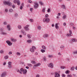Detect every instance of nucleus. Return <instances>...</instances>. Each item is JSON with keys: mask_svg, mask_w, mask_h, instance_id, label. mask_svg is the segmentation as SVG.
<instances>
[{"mask_svg": "<svg viewBox=\"0 0 77 77\" xmlns=\"http://www.w3.org/2000/svg\"><path fill=\"white\" fill-rule=\"evenodd\" d=\"M23 74H26V73H27V70H24L23 71Z\"/></svg>", "mask_w": 77, "mask_h": 77, "instance_id": "20", "label": "nucleus"}, {"mask_svg": "<svg viewBox=\"0 0 77 77\" xmlns=\"http://www.w3.org/2000/svg\"><path fill=\"white\" fill-rule=\"evenodd\" d=\"M74 54H77V51H74L73 52Z\"/></svg>", "mask_w": 77, "mask_h": 77, "instance_id": "61", "label": "nucleus"}, {"mask_svg": "<svg viewBox=\"0 0 77 77\" xmlns=\"http://www.w3.org/2000/svg\"><path fill=\"white\" fill-rule=\"evenodd\" d=\"M4 52V51H3V50H1L0 51V53H1V54H3V52Z\"/></svg>", "mask_w": 77, "mask_h": 77, "instance_id": "37", "label": "nucleus"}, {"mask_svg": "<svg viewBox=\"0 0 77 77\" xmlns=\"http://www.w3.org/2000/svg\"><path fill=\"white\" fill-rule=\"evenodd\" d=\"M9 12H13V10L12 9H10L9 10Z\"/></svg>", "mask_w": 77, "mask_h": 77, "instance_id": "31", "label": "nucleus"}, {"mask_svg": "<svg viewBox=\"0 0 77 77\" xmlns=\"http://www.w3.org/2000/svg\"><path fill=\"white\" fill-rule=\"evenodd\" d=\"M30 51L32 52V53H33V52H34L35 51V50H34V49H33L32 48H31L30 49Z\"/></svg>", "mask_w": 77, "mask_h": 77, "instance_id": "17", "label": "nucleus"}, {"mask_svg": "<svg viewBox=\"0 0 77 77\" xmlns=\"http://www.w3.org/2000/svg\"><path fill=\"white\" fill-rule=\"evenodd\" d=\"M27 36L29 39H30L32 38V36L30 34H28L27 35Z\"/></svg>", "mask_w": 77, "mask_h": 77, "instance_id": "18", "label": "nucleus"}, {"mask_svg": "<svg viewBox=\"0 0 77 77\" xmlns=\"http://www.w3.org/2000/svg\"><path fill=\"white\" fill-rule=\"evenodd\" d=\"M29 20L31 22H33V19H29Z\"/></svg>", "mask_w": 77, "mask_h": 77, "instance_id": "49", "label": "nucleus"}, {"mask_svg": "<svg viewBox=\"0 0 77 77\" xmlns=\"http://www.w3.org/2000/svg\"><path fill=\"white\" fill-rule=\"evenodd\" d=\"M74 68H75L74 67H72L71 69V71H74Z\"/></svg>", "mask_w": 77, "mask_h": 77, "instance_id": "36", "label": "nucleus"}, {"mask_svg": "<svg viewBox=\"0 0 77 77\" xmlns=\"http://www.w3.org/2000/svg\"><path fill=\"white\" fill-rule=\"evenodd\" d=\"M3 3L5 5H8V6H12V4L10 2L4 1Z\"/></svg>", "mask_w": 77, "mask_h": 77, "instance_id": "2", "label": "nucleus"}, {"mask_svg": "<svg viewBox=\"0 0 77 77\" xmlns=\"http://www.w3.org/2000/svg\"><path fill=\"white\" fill-rule=\"evenodd\" d=\"M44 60L45 61V60H46V58H45V57H44Z\"/></svg>", "mask_w": 77, "mask_h": 77, "instance_id": "64", "label": "nucleus"}, {"mask_svg": "<svg viewBox=\"0 0 77 77\" xmlns=\"http://www.w3.org/2000/svg\"><path fill=\"white\" fill-rule=\"evenodd\" d=\"M69 32L70 33V34H67V36H72V32H71V30H69Z\"/></svg>", "mask_w": 77, "mask_h": 77, "instance_id": "10", "label": "nucleus"}, {"mask_svg": "<svg viewBox=\"0 0 77 77\" xmlns=\"http://www.w3.org/2000/svg\"><path fill=\"white\" fill-rule=\"evenodd\" d=\"M17 1L18 0H14V3H17Z\"/></svg>", "mask_w": 77, "mask_h": 77, "instance_id": "41", "label": "nucleus"}, {"mask_svg": "<svg viewBox=\"0 0 77 77\" xmlns=\"http://www.w3.org/2000/svg\"><path fill=\"white\" fill-rule=\"evenodd\" d=\"M8 67L10 69H11V68H12V65H8Z\"/></svg>", "mask_w": 77, "mask_h": 77, "instance_id": "32", "label": "nucleus"}, {"mask_svg": "<svg viewBox=\"0 0 77 77\" xmlns=\"http://www.w3.org/2000/svg\"><path fill=\"white\" fill-rule=\"evenodd\" d=\"M20 71H21V72H23L24 71V69H23V68H21L20 69Z\"/></svg>", "mask_w": 77, "mask_h": 77, "instance_id": "52", "label": "nucleus"}, {"mask_svg": "<svg viewBox=\"0 0 77 77\" xmlns=\"http://www.w3.org/2000/svg\"><path fill=\"white\" fill-rule=\"evenodd\" d=\"M11 40L12 42H15L17 41V39H14L13 38H11Z\"/></svg>", "mask_w": 77, "mask_h": 77, "instance_id": "12", "label": "nucleus"}, {"mask_svg": "<svg viewBox=\"0 0 77 77\" xmlns=\"http://www.w3.org/2000/svg\"><path fill=\"white\" fill-rule=\"evenodd\" d=\"M73 75L74 77H77V75H75V74H73Z\"/></svg>", "mask_w": 77, "mask_h": 77, "instance_id": "56", "label": "nucleus"}, {"mask_svg": "<svg viewBox=\"0 0 77 77\" xmlns=\"http://www.w3.org/2000/svg\"><path fill=\"white\" fill-rule=\"evenodd\" d=\"M66 15H65L63 17V19H65V18H66Z\"/></svg>", "mask_w": 77, "mask_h": 77, "instance_id": "38", "label": "nucleus"}, {"mask_svg": "<svg viewBox=\"0 0 77 77\" xmlns=\"http://www.w3.org/2000/svg\"><path fill=\"white\" fill-rule=\"evenodd\" d=\"M27 65L30 67H32V64H31L30 63H28Z\"/></svg>", "mask_w": 77, "mask_h": 77, "instance_id": "27", "label": "nucleus"}, {"mask_svg": "<svg viewBox=\"0 0 77 77\" xmlns=\"http://www.w3.org/2000/svg\"><path fill=\"white\" fill-rule=\"evenodd\" d=\"M41 65V64L40 63H38L35 65L33 66V68H36L38 66H39Z\"/></svg>", "mask_w": 77, "mask_h": 77, "instance_id": "7", "label": "nucleus"}, {"mask_svg": "<svg viewBox=\"0 0 77 77\" xmlns=\"http://www.w3.org/2000/svg\"><path fill=\"white\" fill-rule=\"evenodd\" d=\"M55 77H60V74H59L57 72H55Z\"/></svg>", "mask_w": 77, "mask_h": 77, "instance_id": "9", "label": "nucleus"}, {"mask_svg": "<svg viewBox=\"0 0 77 77\" xmlns=\"http://www.w3.org/2000/svg\"><path fill=\"white\" fill-rule=\"evenodd\" d=\"M20 9H23V6H21L20 8Z\"/></svg>", "mask_w": 77, "mask_h": 77, "instance_id": "62", "label": "nucleus"}, {"mask_svg": "<svg viewBox=\"0 0 77 77\" xmlns=\"http://www.w3.org/2000/svg\"><path fill=\"white\" fill-rule=\"evenodd\" d=\"M30 11L32 12V11H33V8H30Z\"/></svg>", "mask_w": 77, "mask_h": 77, "instance_id": "55", "label": "nucleus"}, {"mask_svg": "<svg viewBox=\"0 0 77 77\" xmlns=\"http://www.w3.org/2000/svg\"><path fill=\"white\" fill-rule=\"evenodd\" d=\"M34 8H38L39 6V5H38V4L37 2H34Z\"/></svg>", "mask_w": 77, "mask_h": 77, "instance_id": "4", "label": "nucleus"}, {"mask_svg": "<svg viewBox=\"0 0 77 77\" xmlns=\"http://www.w3.org/2000/svg\"><path fill=\"white\" fill-rule=\"evenodd\" d=\"M3 30H4V29L3 28H1L0 29V30H1V33H2V32H3Z\"/></svg>", "mask_w": 77, "mask_h": 77, "instance_id": "43", "label": "nucleus"}, {"mask_svg": "<svg viewBox=\"0 0 77 77\" xmlns=\"http://www.w3.org/2000/svg\"><path fill=\"white\" fill-rule=\"evenodd\" d=\"M12 7L13 8H15V6L14 5H13L12 6Z\"/></svg>", "mask_w": 77, "mask_h": 77, "instance_id": "57", "label": "nucleus"}, {"mask_svg": "<svg viewBox=\"0 0 77 77\" xmlns=\"http://www.w3.org/2000/svg\"><path fill=\"white\" fill-rule=\"evenodd\" d=\"M42 48H43V49H44L45 50V49L46 48V47H45V46L44 45H42Z\"/></svg>", "mask_w": 77, "mask_h": 77, "instance_id": "23", "label": "nucleus"}, {"mask_svg": "<svg viewBox=\"0 0 77 77\" xmlns=\"http://www.w3.org/2000/svg\"><path fill=\"white\" fill-rule=\"evenodd\" d=\"M32 48L34 49V50H35V49H36V48L35 47L33 46L32 47Z\"/></svg>", "mask_w": 77, "mask_h": 77, "instance_id": "44", "label": "nucleus"}, {"mask_svg": "<svg viewBox=\"0 0 77 77\" xmlns=\"http://www.w3.org/2000/svg\"><path fill=\"white\" fill-rule=\"evenodd\" d=\"M29 26L26 25L25 27H24V29L26 30L29 31V29L28 28Z\"/></svg>", "mask_w": 77, "mask_h": 77, "instance_id": "11", "label": "nucleus"}, {"mask_svg": "<svg viewBox=\"0 0 77 77\" xmlns=\"http://www.w3.org/2000/svg\"><path fill=\"white\" fill-rule=\"evenodd\" d=\"M51 11V10L50 9V8H49L47 12H50Z\"/></svg>", "mask_w": 77, "mask_h": 77, "instance_id": "40", "label": "nucleus"}, {"mask_svg": "<svg viewBox=\"0 0 77 77\" xmlns=\"http://www.w3.org/2000/svg\"><path fill=\"white\" fill-rule=\"evenodd\" d=\"M6 43L9 45V46H11L12 45V43L11 42L9 41H6Z\"/></svg>", "mask_w": 77, "mask_h": 77, "instance_id": "5", "label": "nucleus"}, {"mask_svg": "<svg viewBox=\"0 0 77 77\" xmlns=\"http://www.w3.org/2000/svg\"><path fill=\"white\" fill-rule=\"evenodd\" d=\"M21 32L22 34H23L24 35H26V33L24 32V31L22 30H21Z\"/></svg>", "mask_w": 77, "mask_h": 77, "instance_id": "15", "label": "nucleus"}, {"mask_svg": "<svg viewBox=\"0 0 77 77\" xmlns=\"http://www.w3.org/2000/svg\"><path fill=\"white\" fill-rule=\"evenodd\" d=\"M41 52H42V53H44L45 52V50H44L43 49H41Z\"/></svg>", "mask_w": 77, "mask_h": 77, "instance_id": "26", "label": "nucleus"}, {"mask_svg": "<svg viewBox=\"0 0 77 77\" xmlns=\"http://www.w3.org/2000/svg\"><path fill=\"white\" fill-rule=\"evenodd\" d=\"M5 11L6 12H8V10L7 9H5Z\"/></svg>", "mask_w": 77, "mask_h": 77, "instance_id": "58", "label": "nucleus"}, {"mask_svg": "<svg viewBox=\"0 0 77 77\" xmlns=\"http://www.w3.org/2000/svg\"><path fill=\"white\" fill-rule=\"evenodd\" d=\"M7 29L8 31H11V25H8L7 26Z\"/></svg>", "mask_w": 77, "mask_h": 77, "instance_id": "6", "label": "nucleus"}, {"mask_svg": "<svg viewBox=\"0 0 77 77\" xmlns=\"http://www.w3.org/2000/svg\"><path fill=\"white\" fill-rule=\"evenodd\" d=\"M43 12H45V8H44L42 10Z\"/></svg>", "mask_w": 77, "mask_h": 77, "instance_id": "51", "label": "nucleus"}, {"mask_svg": "<svg viewBox=\"0 0 77 77\" xmlns=\"http://www.w3.org/2000/svg\"><path fill=\"white\" fill-rule=\"evenodd\" d=\"M48 14H46L45 16V18H44L43 21V22H46V23H49L50 21V20L49 18H48Z\"/></svg>", "mask_w": 77, "mask_h": 77, "instance_id": "1", "label": "nucleus"}, {"mask_svg": "<svg viewBox=\"0 0 77 77\" xmlns=\"http://www.w3.org/2000/svg\"><path fill=\"white\" fill-rule=\"evenodd\" d=\"M32 40H27V42L28 43H30L31 42H32Z\"/></svg>", "mask_w": 77, "mask_h": 77, "instance_id": "25", "label": "nucleus"}, {"mask_svg": "<svg viewBox=\"0 0 77 77\" xmlns=\"http://www.w3.org/2000/svg\"><path fill=\"white\" fill-rule=\"evenodd\" d=\"M9 58V56L8 55H6L5 57V59H8Z\"/></svg>", "mask_w": 77, "mask_h": 77, "instance_id": "22", "label": "nucleus"}, {"mask_svg": "<svg viewBox=\"0 0 77 77\" xmlns=\"http://www.w3.org/2000/svg\"><path fill=\"white\" fill-rule=\"evenodd\" d=\"M28 3H31L32 2L31 0H29L28 1Z\"/></svg>", "mask_w": 77, "mask_h": 77, "instance_id": "50", "label": "nucleus"}, {"mask_svg": "<svg viewBox=\"0 0 77 77\" xmlns=\"http://www.w3.org/2000/svg\"><path fill=\"white\" fill-rule=\"evenodd\" d=\"M58 16V17H59L60 16V13H59L58 14H57Z\"/></svg>", "mask_w": 77, "mask_h": 77, "instance_id": "59", "label": "nucleus"}, {"mask_svg": "<svg viewBox=\"0 0 77 77\" xmlns=\"http://www.w3.org/2000/svg\"><path fill=\"white\" fill-rule=\"evenodd\" d=\"M58 23H57L55 24V27L56 29H59V26H58Z\"/></svg>", "mask_w": 77, "mask_h": 77, "instance_id": "13", "label": "nucleus"}, {"mask_svg": "<svg viewBox=\"0 0 77 77\" xmlns=\"http://www.w3.org/2000/svg\"><path fill=\"white\" fill-rule=\"evenodd\" d=\"M67 77H72V75H68Z\"/></svg>", "mask_w": 77, "mask_h": 77, "instance_id": "45", "label": "nucleus"}, {"mask_svg": "<svg viewBox=\"0 0 77 77\" xmlns=\"http://www.w3.org/2000/svg\"><path fill=\"white\" fill-rule=\"evenodd\" d=\"M18 28L19 29H21V26L19 25L18 26Z\"/></svg>", "mask_w": 77, "mask_h": 77, "instance_id": "34", "label": "nucleus"}, {"mask_svg": "<svg viewBox=\"0 0 77 77\" xmlns=\"http://www.w3.org/2000/svg\"><path fill=\"white\" fill-rule=\"evenodd\" d=\"M48 57H49L51 58V57H52V55H49L48 56Z\"/></svg>", "mask_w": 77, "mask_h": 77, "instance_id": "54", "label": "nucleus"}, {"mask_svg": "<svg viewBox=\"0 0 77 77\" xmlns=\"http://www.w3.org/2000/svg\"><path fill=\"white\" fill-rule=\"evenodd\" d=\"M48 34H45L43 36L44 38H47L48 37Z\"/></svg>", "mask_w": 77, "mask_h": 77, "instance_id": "16", "label": "nucleus"}, {"mask_svg": "<svg viewBox=\"0 0 77 77\" xmlns=\"http://www.w3.org/2000/svg\"><path fill=\"white\" fill-rule=\"evenodd\" d=\"M8 54L10 55L12 54V52H11V51L9 52Z\"/></svg>", "mask_w": 77, "mask_h": 77, "instance_id": "53", "label": "nucleus"}, {"mask_svg": "<svg viewBox=\"0 0 77 77\" xmlns=\"http://www.w3.org/2000/svg\"><path fill=\"white\" fill-rule=\"evenodd\" d=\"M38 28L39 30H40L41 29V26H38Z\"/></svg>", "mask_w": 77, "mask_h": 77, "instance_id": "29", "label": "nucleus"}, {"mask_svg": "<svg viewBox=\"0 0 77 77\" xmlns=\"http://www.w3.org/2000/svg\"><path fill=\"white\" fill-rule=\"evenodd\" d=\"M8 65H11V63H11V62H8Z\"/></svg>", "mask_w": 77, "mask_h": 77, "instance_id": "42", "label": "nucleus"}, {"mask_svg": "<svg viewBox=\"0 0 77 77\" xmlns=\"http://www.w3.org/2000/svg\"><path fill=\"white\" fill-rule=\"evenodd\" d=\"M39 3L41 5H44V4L42 3V2L40 1L39 2Z\"/></svg>", "mask_w": 77, "mask_h": 77, "instance_id": "33", "label": "nucleus"}, {"mask_svg": "<svg viewBox=\"0 0 77 77\" xmlns=\"http://www.w3.org/2000/svg\"><path fill=\"white\" fill-rule=\"evenodd\" d=\"M48 67H51V68H53V64L51 63L48 64Z\"/></svg>", "mask_w": 77, "mask_h": 77, "instance_id": "8", "label": "nucleus"}, {"mask_svg": "<svg viewBox=\"0 0 77 77\" xmlns=\"http://www.w3.org/2000/svg\"><path fill=\"white\" fill-rule=\"evenodd\" d=\"M16 54H17V56H20V55L21 54V53H20L19 52H17L16 53Z\"/></svg>", "mask_w": 77, "mask_h": 77, "instance_id": "30", "label": "nucleus"}, {"mask_svg": "<svg viewBox=\"0 0 77 77\" xmlns=\"http://www.w3.org/2000/svg\"><path fill=\"white\" fill-rule=\"evenodd\" d=\"M6 75H7V72H4L1 74V77H5Z\"/></svg>", "mask_w": 77, "mask_h": 77, "instance_id": "3", "label": "nucleus"}, {"mask_svg": "<svg viewBox=\"0 0 77 77\" xmlns=\"http://www.w3.org/2000/svg\"><path fill=\"white\" fill-rule=\"evenodd\" d=\"M61 69H65V68H66V67L64 66H62L61 67Z\"/></svg>", "mask_w": 77, "mask_h": 77, "instance_id": "35", "label": "nucleus"}, {"mask_svg": "<svg viewBox=\"0 0 77 77\" xmlns=\"http://www.w3.org/2000/svg\"><path fill=\"white\" fill-rule=\"evenodd\" d=\"M72 41L73 42H77V39H75V38H73L72 39Z\"/></svg>", "mask_w": 77, "mask_h": 77, "instance_id": "14", "label": "nucleus"}, {"mask_svg": "<svg viewBox=\"0 0 77 77\" xmlns=\"http://www.w3.org/2000/svg\"><path fill=\"white\" fill-rule=\"evenodd\" d=\"M3 24H4V25H6L7 24V22H4Z\"/></svg>", "mask_w": 77, "mask_h": 77, "instance_id": "46", "label": "nucleus"}, {"mask_svg": "<svg viewBox=\"0 0 77 77\" xmlns=\"http://www.w3.org/2000/svg\"><path fill=\"white\" fill-rule=\"evenodd\" d=\"M66 23H64L63 24V25L64 26H66Z\"/></svg>", "mask_w": 77, "mask_h": 77, "instance_id": "60", "label": "nucleus"}, {"mask_svg": "<svg viewBox=\"0 0 77 77\" xmlns=\"http://www.w3.org/2000/svg\"><path fill=\"white\" fill-rule=\"evenodd\" d=\"M61 8L63 9H65V6L64 5H63L61 6Z\"/></svg>", "mask_w": 77, "mask_h": 77, "instance_id": "21", "label": "nucleus"}, {"mask_svg": "<svg viewBox=\"0 0 77 77\" xmlns=\"http://www.w3.org/2000/svg\"><path fill=\"white\" fill-rule=\"evenodd\" d=\"M64 48H65V46L63 45H61L60 47V48L61 49V50L63 49Z\"/></svg>", "mask_w": 77, "mask_h": 77, "instance_id": "19", "label": "nucleus"}, {"mask_svg": "<svg viewBox=\"0 0 77 77\" xmlns=\"http://www.w3.org/2000/svg\"><path fill=\"white\" fill-rule=\"evenodd\" d=\"M69 71H68V70H67L66 72V74H69Z\"/></svg>", "mask_w": 77, "mask_h": 77, "instance_id": "47", "label": "nucleus"}, {"mask_svg": "<svg viewBox=\"0 0 77 77\" xmlns=\"http://www.w3.org/2000/svg\"><path fill=\"white\" fill-rule=\"evenodd\" d=\"M18 15V14L16 13L14 14V17H17Z\"/></svg>", "mask_w": 77, "mask_h": 77, "instance_id": "28", "label": "nucleus"}, {"mask_svg": "<svg viewBox=\"0 0 77 77\" xmlns=\"http://www.w3.org/2000/svg\"><path fill=\"white\" fill-rule=\"evenodd\" d=\"M26 69H29V67L28 66H26Z\"/></svg>", "mask_w": 77, "mask_h": 77, "instance_id": "63", "label": "nucleus"}, {"mask_svg": "<svg viewBox=\"0 0 77 77\" xmlns=\"http://www.w3.org/2000/svg\"><path fill=\"white\" fill-rule=\"evenodd\" d=\"M1 33V34H2V35H6V33L5 32H2Z\"/></svg>", "mask_w": 77, "mask_h": 77, "instance_id": "39", "label": "nucleus"}, {"mask_svg": "<svg viewBox=\"0 0 77 77\" xmlns=\"http://www.w3.org/2000/svg\"><path fill=\"white\" fill-rule=\"evenodd\" d=\"M17 3L18 5H20V2L19 0H17Z\"/></svg>", "mask_w": 77, "mask_h": 77, "instance_id": "24", "label": "nucleus"}, {"mask_svg": "<svg viewBox=\"0 0 77 77\" xmlns=\"http://www.w3.org/2000/svg\"><path fill=\"white\" fill-rule=\"evenodd\" d=\"M35 61H32V63H33V64H35Z\"/></svg>", "mask_w": 77, "mask_h": 77, "instance_id": "48", "label": "nucleus"}]
</instances>
